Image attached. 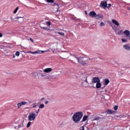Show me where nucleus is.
<instances>
[{"instance_id":"1","label":"nucleus","mask_w":130,"mask_h":130,"mask_svg":"<svg viewBox=\"0 0 130 130\" xmlns=\"http://www.w3.org/2000/svg\"><path fill=\"white\" fill-rule=\"evenodd\" d=\"M83 117V112H78L74 114L72 119L75 123H79Z\"/></svg>"},{"instance_id":"2","label":"nucleus","mask_w":130,"mask_h":130,"mask_svg":"<svg viewBox=\"0 0 130 130\" xmlns=\"http://www.w3.org/2000/svg\"><path fill=\"white\" fill-rule=\"evenodd\" d=\"M74 57L75 58H76V59L78 60L79 63H80L81 64H82V66H87V63L86 61L89 60L88 58L87 57H78L76 55H74Z\"/></svg>"},{"instance_id":"3","label":"nucleus","mask_w":130,"mask_h":130,"mask_svg":"<svg viewBox=\"0 0 130 130\" xmlns=\"http://www.w3.org/2000/svg\"><path fill=\"white\" fill-rule=\"evenodd\" d=\"M36 118V114L34 112H30L27 116L28 121H33Z\"/></svg>"},{"instance_id":"4","label":"nucleus","mask_w":130,"mask_h":130,"mask_svg":"<svg viewBox=\"0 0 130 130\" xmlns=\"http://www.w3.org/2000/svg\"><path fill=\"white\" fill-rule=\"evenodd\" d=\"M99 82H101L99 77H94L92 78L91 82L89 84V85H93V84H97V83H99Z\"/></svg>"},{"instance_id":"5","label":"nucleus","mask_w":130,"mask_h":130,"mask_svg":"<svg viewBox=\"0 0 130 130\" xmlns=\"http://www.w3.org/2000/svg\"><path fill=\"white\" fill-rule=\"evenodd\" d=\"M101 8H103L104 9H106L107 7V2L106 1H102L100 4Z\"/></svg>"},{"instance_id":"6","label":"nucleus","mask_w":130,"mask_h":130,"mask_svg":"<svg viewBox=\"0 0 130 130\" xmlns=\"http://www.w3.org/2000/svg\"><path fill=\"white\" fill-rule=\"evenodd\" d=\"M123 34H124L126 37L128 39H130V31L128 30H125L124 31H123Z\"/></svg>"},{"instance_id":"7","label":"nucleus","mask_w":130,"mask_h":130,"mask_svg":"<svg viewBox=\"0 0 130 130\" xmlns=\"http://www.w3.org/2000/svg\"><path fill=\"white\" fill-rule=\"evenodd\" d=\"M115 32L117 35H122L123 34V31L119 28H117Z\"/></svg>"},{"instance_id":"8","label":"nucleus","mask_w":130,"mask_h":130,"mask_svg":"<svg viewBox=\"0 0 130 130\" xmlns=\"http://www.w3.org/2000/svg\"><path fill=\"white\" fill-rule=\"evenodd\" d=\"M28 103V102H22L21 103H19L18 104H17V107L18 108H21V106H23V105H26V104H27Z\"/></svg>"},{"instance_id":"9","label":"nucleus","mask_w":130,"mask_h":130,"mask_svg":"<svg viewBox=\"0 0 130 130\" xmlns=\"http://www.w3.org/2000/svg\"><path fill=\"white\" fill-rule=\"evenodd\" d=\"M37 76L38 78H44L45 77V75L40 72H37Z\"/></svg>"},{"instance_id":"10","label":"nucleus","mask_w":130,"mask_h":130,"mask_svg":"<svg viewBox=\"0 0 130 130\" xmlns=\"http://www.w3.org/2000/svg\"><path fill=\"white\" fill-rule=\"evenodd\" d=\"M89 16L91 18H95L96 17V12L94 11H91L89 13Z\"/></svg>"},{"instance_id":"11","label":"nucleus","mask_w":130,"mask_h":130,"mask_svg":"<svg viewBox=\"0 0 130 130\" xmlns=\"http://www.w3.org/2000/svg\"><path fill=\"white\" fill-rule=\"evenodd\" d=\"M44 73H46L47 74H48L51 72H52V68H47L43 70Z\"/></svg>"},{"instance_id":"12","label":"nucleus","mask_w":130,"mask_h":130,"mask_svg":"<svg viewBox=\"0 0 130 130\" xmlns=\"http://www.w3.org/2000/svg\"><path fill=\"white\" fill-rule=\"evenodd\" d=\"M47 52V51H42V50H38L35 51V54H41L44 53V52Z\"/></svg>"},{"instance_id":"13","label":"nucleus","mask_w":130,"mask_h":130,"mask_svg":"<svg viewBox=\"0 0 130 130\" xmlns=\"http://www.w3.org/2000/svg\"><path fill=\"white\" fill-rule=\"evenodd\" d=\"M17 128L18 129H21L22 128V129H24V122L21 123L18 126Z\"/></svg>"},{"instance_id":"14","label":"nucleus","mask_w":130,"mask_h":130,"mask_svg":"<svg viewBox=\"0 0 130 130\" xmlns=\"http://www.w3.org/2000/svg\"><path fill=\"white\" fill-rule=\"evenodd\" d=\"M95 19H103L104 16L103 15H101V14H98V15H95Z\"/></svg>"},{"instance_id":"15","label":"nucleus","mask_w":130,"mask_h":130,"mask_svg":"<svg viewBox=\"0 0 130 130\" xmlns=\"http://www.w3.org/2000/svg\"><path fill=\"white\" fill-rule=\"evenodd\" d=\"M112 22L113 24H114L115 25H116V26H119V22L117 21V20H115V19H113L112 20Z\"/></svg>"},{"instance_id":"16","label":"nucleus","mask_w":130,"mask_h":130,"mask_svg":"<svg viewBox=\"0 0 130 130\" xmlns=\"http://www.w3.org/2000/svg\"><path fill=\"white\" fill-rule=\"evenodd\" d=\"M114 111H112L109 109H108L106 111V113H107V114H112V113H114Z\"/></svg>"},{"instance_id":"17","label":"nucleus","mask_w":130,"mask_h":130,"mask_svg":"<svg viewBox=\"0 0 130 130\" xmlns=\"http://www.w3.org/2000/svg\"><path fill=\"white\" fill-rule=\"evenodd\" d=\"M96 88L97 89H100V88H101V83H100V81H99L98 83H96Z\"/></svg>"},{"instance_id":"18","label":"nucleus","mask_w":130,"mask_h":130,"mask_svg":"<svg viewBox=\"0 0 130 130\" xmlns=\"http://www.w3.org/2000/svg\"><path fill=\"white\" fill-rule=\"evenodd\" d=\"M109 83H110V81H109V79H105V83H104L105 86H107Z\"/></svg>"},{"instance_id":"19","label":"nucleus","mask_w":130,"mask_h":130,"mask_svg":"<svg viewBox=\"0 0 130 130\" xmlns=\"http://www.w3.org/2000/svg\"><path fill=\"white\" fill-rule=\"evenodd\" d=\"M123 48H124V49L126 50H129L130 47L128 46V45H123Z\"/></svg>"},{"instance_id":"20","label":"nucleus","mask_w":130,"mask_h":130,"mask_svg":"<svg viewBox=\"0 0 130 130\" xmlns=\"http://www.w3.org/2000/svg\"><path fill=\"white\" fill-rule=\"evenodd\" d=\"M31 106L32 108H36V107L38 106V103H34V104H31Z\"/></svg>"},{"instance_id":"21","label":"nucleus","mask_w":130,"mask_h":130,"mask_svg":"<svg viewBox=\"0 0 130 130\" xmlns=\"http://www.w3.org/2000/svg\"><path fill=\"white\" fill-rule=\"evenodd\" d=\"M99 119H103V118H100L99 117H95L92 120V121H95V120H99Z\"/></svg>"},{"instance_id":"22","label":"nucleus","mask_w":130,"mask_h":130,"mask_svg":"<svg viewBox=\"0 0 130 130\" xmlns=\"http://www.w3.org/2000/svg\"><path fill=\"white\" fill-rule=\"evenodd\" d=\"M88 118L87 116H84L82 118V122H84L85 120H87V119Z\"/></svg>"},{"instance_id":"23","label":"nucleus","mask_w":130,"mask_h":130,"mask_svg":"<svg viewBox=\"0 0 130 130\" xmlns=\"http://www.w3.org/2000/svg\"><path fill=\"white\" fill-rule=\"evenodd\" d=\"M39 108V109H42V108H44V104H40Z\"/></svg>"},{"instance_id":"24","label":"nucleus","mask_w":130,"mask_h":130,"mask_svg":"<svg viewBox=\"0 0 130 130\" xmlns=\"http://www.w3.org/2000/svg\"><path fill=\"white\" fill-rule=\"evenodd\" d=\"M41 29H43V30H47V31H49L50 30L49 28L45 27H41Z\"/></svg>"},{"instance_id":"25","label":"nucleus","mask_w":130,"mask_h":130,"mask_svg":"<svg viewBox=\"0 0 130 130\" xmlns=\"http://www.w3.org/2000/svg\"><path fill=\"white\" fill-rule=\"evenodd\" d=\"M46 24L47 26H48L49 27V26H50V25H51V22H50V21H46Z\"/></svg>"},{"instance_id":"26","label":"nucleus","mask_w":130,"mask_h":130,"mask_svg":"<svg viewBox=\"0 0 130 130\" xmlns=\"http://www.w3.org/2000/svg\"><path fill=\"white\" fill-rule=\"evenodd\" d=\"M111 26L112 29H113L114 30V31L115 32L116 30H117V27H116L115 26H114V25H111Z\"/></svg>"},{"instance_id":"27","label":"nucleus","mask_w":130,"mask_h":130,"mask_svg":"<svg viewBox=\"0 0 130 130\" xmlns=\"http://www.w3.org/2000/svg\"><path fill=\"white\" fill-rule=\"evenodd\" d=\"M57 34H59V35H61V36H64V33L61 32H57Z\"/></svg>"},{"instance_id":"28","label":"nucleus","mask_w":130,"mask_h":130,"mask_svg":"<svg viewBox=\"0 0 130 130\" xmlns=\"http://www.w3.org/2000/svg\"><path fill=\"white\" fill-rule=\"evenodd\" d=\"M31 121H29L28 123H27V124L26 125V127L27 128H28V127H30V125H31Z\"/></svg>"},{"instance_id":"29","label":"nucleus","mask_w":130,"mask_h":130,"mask_svg":"<svg viewBox=\"0 0 130 130\" xmlns=\"http://www.w3.org/2000/svg\"><path fill=\"white\" fill-rule=\"evenodd\" d=\"M15 19H16L17 20H18V19H22V21H24V19H23V17H21L18 16V17H16L15 18Z\"/></svg>"},{"instance_id":"30","label":"nucleus","mask_w":130,"mask_h":130,"mask_svg":"<svg viewBox=\"0 0 130 130\" xmlns=\"http://www.w3.org/2000/svg\"><path fill=\"white\" fill-rule=\"evenodd\" d=\"M48 4H53L54 3V1H47Z\"/></svg>"},{"instance_id":"31","label":"nucleus","mask_w":130,"mask_h":130,"mask_svg":"<svg viewBox=\"0 0 130 130\" xmlns=\"http://www.w3.org/2000/svg\"><path fill=\"white\" fill-rule=\"evenodd\" d=\"M19 10V7H17L15 9V10H14L13 13L16 14V13H17V12H18V10Z\"/></svg>"},{"instance_id":"32","label":"nucleus","mask_w":130,"mask_h":130,"mask_svg":"<svg viewBox=\"0 0 130 130\" xmlns=\"http://www.w3.org/2000/svg\"><path fill=\"white\" fill-rule=\"evenodd\" d=\"M100 26H101V27H103V26H105V24L103 22H101Z\"/></svg>"},{"instance_id":"33","label":"nucleus","mask_w":130,"mask_h":130,"mask_svg":"<svg viewBox=\"0 0 130 130\" xmlns=\"http://www.w3.org/2000/svg\"><path fill=\"white\" fill-rule=\"evenodd\" d=\"M15 55L16 56H19L20 55V52L19 51L16 52Z\"/></svg>"},{"instance_id":"34","label":"nucleus","mask_w":130,"mask_h":130,"mask_svg":"<svg viewBox=\"0 0 130 130\" xmlns=\"http://www.w3.org/2000/svg\"><path fill=\"white\" fill-rule=\"evenodd\" d=\"M84 82L88 84V80H87V76L84 77Z\"/></svg>"},{"instance_id":"35","label":"nucleus","mask_w":130,"mask_h":130,"mask_svg":"<svg viewBox=\"0 0 130 130\" xmlns=\"http://www.w3.org/2000/svg\"><path fill=\"white\" fill-rule=\"evenodd\" d=\"M121 40L122 42H126V41H127V40H126V39H122Z\"/></svg>"},{"instance_id":"36","label":"nucleus","mask_w":130,"mask_h":130,"mask_svg":"<svg viewBox=\"0 0 130 130\" xmlns=\"http://www.w3.org/2000/svg\"><path fill=\"white\" fill-rule=\"evenodd\" d=\"M114 110H115V111L117 110V109H118V106H115L114 107Z\"/></svg>"},{"instance_id":"37","label":"nucleus","mask_w":130,"mask_h":130,"mask_svg":"<svg viewBox=\"0 0 130 130\" xmlns=\"http://www.w3.org/2000/svg\"><path fill=\"white\" fill-rule=\"evenodd\" d=\"M111 4H109L108 5V6L107 5V8L108 9H110V8H111Z\"/></svg>"},{"instance_id":"38","label":"nucleus","mask_w":130,"mask_h":130,"mask_svg":"<svg viewBox=\"0 0 130 130\" xmlns=\"http://www.w3.org/2000/svg\"><path fill=\"white\" fill-rule=\"evenodd\" d=\"M80 130H85V128L83 126L80 127Z\"/></svg>"},{"instance_id":"39","label":"nucleus","mask_w":130,"mask_h":130,"mask_svg":"<svg viewBox=\"0 0 130 130\" xmlns=\"http://www.w3.org/2000/svg\"><path fill=\"white\" fill-rule=\"evenodd\" d=\"M29 53H31L32 54H35V52H32L31 51H29L28 52Z\"/></svg>"},{"instance_id":"40","label":"nucleus","mask_w":130,"mask_h":130,"mask_svg":"<svg viewBox=\"0 0 130 130\" xmlns=\"http://www.w3.org/2000/svg\"><path fill=\"white\" fill-rule=\"evenodd\" d=\"M39 111H40V110L39 109H38L37 111L36 112V114H37V115H36V116H37V115H38V113L39 112Z\"/></svg>"},{"instance_id":"41","label":"nucleus","mask_w":130,"mask_h":130,"mask_svg":"<svg viewBox=\"0 0 130 130\" xmlns=\"http://www.w3.org/2000/svg\"><path fill=\"white\" fill-rule=\"evenodd\" d=\"M82 85L83 86V87H87V86L84 84V82L82 83Z\"/></svg>"},{"instance_id":"42","label":"nucleus","mask_w":130,"mask_h":130,"mask_svg":"<svg viewBox=\"0 0 130 130\" xmlns=\"http://www.w3.org/2000/svg\"><path fill=\"white\" fill-rule=\"evenodd\" d=\"M48 103H49L48 101H45V104H48Z\"/></svg>"},{"instance_id":"43","label":"nucleus","mask_w":130,"mask_h":130,"mask_svg":"<svg viewBox=\"0 0 130 130\" xmlns=\"http://www.w3.org/2000/svg\"><path fill=\"white\" fill-rule=\"evenodd\" d=\"M71 19H72V20H74V21H76V20L77 19L76 18H73V17H72Z\"/></svg>"},{"instance_id":"44","label":"nucleus","mask_w":130,"mask_h":130,"mask_svg":"<svg viewBox=\"0 0 130 130\" xmlns=\"http://www.w3.org/2000/svg\"><path fill=\"white\" fill-rule=\"evenodd\" d=\"M29 40H30V41H31V42H34V41L33 40V39H32V38H30Z\"/></svg>"},{"instance_id":"45","label":"nucleus","mask_w":130,"mask_h":130,"mask_svg":"<svg viewBox=\"0 0 130 130\" xmlns=\"http://www.w3.org/2000/svg\"><path fill=\"white\" fill-rule=\"evenodd\" d=\"M44 99H45L44 98H42L41 99V101H44Z\"/></svg>"},{"instance_id":"46","label":"nucleus","mask_w":130,"mask_h":130,"mask_svg":"<svg viewBox=\"0 0 130 130\" xmlns=\"http://www.w3.org/2000/svg\"><path fill=\"white\" fill-rule=\"evenodd\" d=\"M3 37V34H2L1 32H0V38Z\"/></svg>"},{"instance_id":"47","label":"nucleus","mask_w":130,"mask_h":130,"mask_svg":"<svg viewBox=\"0 0 130 130\" xmlns=\"http://www.w3.org/2000/svg\"><path fill=\"white\" fill-rule=\"evenodd\" d=\"M14 128H15L16 129H17V128H18V126H14Z\"/></svg>"},{"instance_id":"48","label":"nucleus","mask_w":130,"mask_h":130,"mask_svg":"<svg viewBox=\"0 0 130 130\" xmlns=\"http://www.w3.org/2000/svg\"><path fill=\"white\" fill-rule=\"evenodd\" d=\"M16 57V56L15 55H13V58H15Z\"/></svg>"},{"instance_id":"49","label":"nucleus","mask_w":130,"mask_h":130,"mask_svg":"<svg viewBox=\"0 0 130 130\" xmlns=\"http://www.w3.org/2000/svg\"><path fill=\"white\" fill-rule=\"evenodd\" d=\"M127 10H128V11H130V8H127Z\"/></svg>"},{"instance_id":"50","label":"nucleus","mask_w":130,"mask_h":130,"mask_svg":"<svg viewBox=\"0 0 130 130\" xmlns=\"http://www.w3.org/2000/svg\"><path fill=\"white\" fill-rule=\"evenodd\" d=\"M25 109H29V107H26Z\"/></svg>"},{"instance_id":"51","label":"nucleus","mask_w":130,"mask_h":130,"mask_svg":"<svg viewBox=\"0 0 130 130\" xmlns=\"http://www.w3.org/2000/svg\"><path fill=\"white\" fill-rule=\"evenodd\" d=\"M56 12H58V9H56Z\"/></svg>"},{"instance_id":"52","label":"nucleus","mask_w":130,"mask_h":130,"mask_svg":"<svg viewBox=\"0 0 130 130\" xmlns=\"http://www.w3.org/2000/svg\"><path fill=\"white\" fill-rule=\"evenodd\" d=\"M86 15H87V11H85Z\"/></svg>"},{"instance_id":"53","label":"nucleus","mask_w":130,"mask_h":130,"mask_svg":"<svg viewBox=\"0 0 130 130\" xmlns=\"http://www.w3.org/2000/svg\"><path fill=\"white\" fill-rule=\"evenodd\" d=\"M54 5H56V6H57V3H55Z\"/></svg>"},{"instance_id":"54","label":"nucleus","mask_w":130,"mask_h":130,"mask_svg":"<svg viewBox=\"0 0 130 130\" xmlns=\"http://www.w3.org/2000/svg\"><path fill=\"white\" fill-rule=\"evenodd\" d=\"M46 79H48V77L46 76Z\"/></svg>"},{"instance_id":"55","label":"nucleus","mask_w":130,"mask_h":130,"mask_svg":"<svg viewBox=\"0 0 130 130\" xmlns=\"http://www.w3.org/2000/svg\"><path fill=\"white\" fill-rule=\"evenodd\" d=\"M47 1H53V0H47Z\"/></svg>"},{"instance_id":"56","label":"nucleus","mask_w":130,"mask_h":130,"mask_svg":"<svg viewBox=\"0 0 130 130\" xmlns=\"http://www.w3.org/2000/svg\"><path fill=\"white\" fill-rule=\"evenodd\" d=\"M72 62H73V61H71Z\"/></svg>"}]
</instances>
